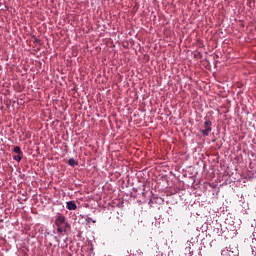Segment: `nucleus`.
Listing matches in <instances>:
<instances>
[{"mask_svg": "<svg viewBox=\"0 0 256 256\" xmlns=\"http://www.w3.org/2000/svg\"><path fill=\"white\" fill-rule=\"evenodd\" d=\"M204 127L205 129L201 131L202 135H204V137H208L209 133H211L212 129H211V121L210 120H206L204 123Z\"/></svg>", "mask_w": 256, "mask_h": 256, "instance_id": "obj_1", "label": "nucleus"}, {"mask_svg": "<svg viewBox=\"0 0 256 256\" xmlns=\"http://www.w3.org/2000/svg\"><path fill=\"white\" fill-rule=\"evenodd\" d=\"M65 221H66L65 216H63V215H58V216L56 217V219H55V225H56V227H61V226L65 225Z\"/></svg>", "mask_w": 256, "mask_h": 256, "instance_id": "obj_2", "label": "nucleus"}, {"mask_svg": "<svg viewBox=\"0 0 256 256\" xmlns=\"http://www.w3.org/2000/svg\"><path fill=\"white\" fill-rule=\"evenodd\" d=\"M66 207L69 211H75V209H77V204H75L73 201H69L66 203Z\"/></svg>", "mask_w": 256, "mask_h": 256, "instance_id": "obj_3", "label": "nucleus"}, {"mask_svg": "<svg viewBox=\"0 0 256 256\" xmlns=\"http://www.w3.org/2000/svg\"><path fill=\"white\" fill-rule=\"evenodd\" d=\"M68 165H70V167H77V165H79V162L75 160V158H70L68 160Z\"/></svg>", "mask_w": 256, "mask_h": 256, "instance_id": "obj_4", "label": "nucleus"}, {"mask_svg": "<svg viewBox=\"0 0 256 256\" xmlns=\"http://www.w3.org/2000/svg\"><path fill=\"white\" fill-rule=\"evenodd\" d=\"M57 233H60V235H63L64 233H67V230L63 226H57Z\"/></svg>", "mask_w": 256, "mask_h": 256, "instance_id": "obj_5", "label": "nucleus"}, {"mask_svg": "<svg viewBox=\"0 0 256 256\" xmlns=\"http://www.w3.org/2000/svg\"><path fill=\"white\" fill-rule=\"evenodd\" d=\"M14 153H17V155H21V153H23L21 152V147L19 146L14 147Z\"/></svg>", "mask_w": 256, "mask_h": 256, "instance_id": "obj_6", "label": "nucleus"}, {"mask_svg": "<svg viewBox=\"0 0 256 256\" xmlns=\"http://www.w3.org/2000/svg\"><path fill=\"white\" fill-rule=\"evenodd\" d=\"M14 161H17L18 163L21 161V159H23V157H21V154L15 155L13 157Z\"/></svg>", "mask_w": 256, "mask_h": 256, "instance_id": "obj_7", "label": "nucleus"}, {"mask_svg": "<svg viewBox=\"0 0 256 256\" xmlns=\"http://www.w3.org/2000/svg\"><path fill=\"white\" fill-rule=\"evenodd\" d=\"M63 228L65 229V231H67V229H71V224L70 223H64Z\"/></svg>", "mask_w": 256, "mask_h": 256, "instance_id": "obj_8", "label": "nucleus"}, {"mask_svg": "<svg viewBox=\"0 0 256 256\" xmlns=\"http://www.w3.org/2000/svg\"><path fill=\"white\" fill-rule=\"evenodd\" d=\"M156 201H157V198H153L152 199V205H153V203H156Z\"/></svg>", "mask_w": 256, "mask_h": 256, "instance_id": "obj_9", "label": "nucleus"}]
</instances>
